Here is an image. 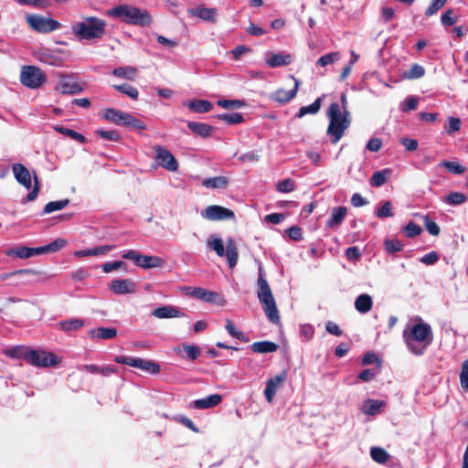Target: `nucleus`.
Segmentation results:
<instances>
[{
	"instance_id": "f257e3e1",
	"label": "nucleus",
	"mask_w": 468,
	"mask_h": 468,
	"mask_svg": "<svg viewBox=\"0 0 468 468\" xmlns=\"http://www.w3.org/2000/svg\"><path fill=\"white\" fill-rule=\"evenodd\" d=\"M418 323L408 325L403 331V339L408 349L416 356H421L431 344L433 335L430 324L418 318Z\"/></svg>"
},
{
	"instance_id": "f03ea898",
	"label": "nucleus",
	"mask_w": 468,
	"mask_h": 468,
	"mask_svg": "<svg viewBox=\"0 0 468 468\" xmlns=\"http://www.w3.org/2000/svg\"><path fill=\"white\" fill-rule=\"evenodd\" d=\"M327 116L329 125L326 130V134L330 137L332 144H336L351 123L350 113L347 110L342 112L339 103L333 102L327 110Z\"/></svg>"
},
{
	"instance_id": "7ed1b4c3",
	"label": "nucleus",
	"mask_w": 468,
	"mask_h": 468,
	"mask_svg": "<svg viewBox=\"0 0 468 468\" xmlns=\"http://www.w3.org/2000/svg\"><path fill=\"white\" fill-rule=\"evenodd\" d=\"M257 286V296L266 316L272 324H278L280 322L279 311L271 287L263 276L261 267L259 269Z\"/></svg>"
},
{
	"instance_id": "20e7f679",
	"label": "nucleus",
	"mask_w": 468,
	"mask_h": 468,
	"mask_svg": "<svg viewBox=\"0 0 468 468\" xmlns=\"http://www.w3.org/2000/svg\"><path fill=\"white\" fill-rule=\"evenodd\" d=\"M106 23L96 16L85 17L71 27L72 34L79 39L101 38L105 34Z\"/></svg>"
},
{
	"instance_id": "39448f33",
	"label": "nucleus",
	"mask_w": 468,
	"mask_h": 468,
	"mask_svg": "<svg viewBox=\"0 0 468 468\" xmlns=\"http://www.w3.org/2000/svg\"><path fill=\"white\" fill-rule=\"evenodd\" d=\"M108 15L119 17L131 25L146 27L152 23V16L146 11L129 5H120L108 11Z\"/></svg>"
},
{
	"instance_id": "423d86ee",
	"label": "nucleus",
	"mask_w": 468,
	"mask_h": 468,
	"mask_svg": "<svg viewBox=\"0 0 468 468\" xmlns=\"http://www.w3.org/2000/svg\"><path fill=\"white\" fill-rule=\"evenodd\" d=\"M207 246L213 250L218 256H226L229 268L232 269L237 265L239 251L233 239H228L226 242V250L224 248L223 240L218 237H210L207 240Z\"/></svg>"
},
{
	"instance_id": "0eeeda50",
	"label": "nucleus",
	"mask_w": 468,
	"mask_h": 468,
	"mask_svg": "<svg viewBox=\"0 0 468 468\" xmlns=\"http://www.w3.org/2000/svg\"><path fill=\"white\" fill-rule=\"evenodd\" d=\"M23 357L28 364L37 367H54L60 362L56 354L46 350H26Z\"/></svg>"
},
{
	"instance_id": "6e6552de",
	"label": "nucleus",
	"mask_w": 468,
	"mask_h": 468,
	"mask_svg": "<svg viewBox=\"0 0 468 468\" xmlns=\"http://www.w3.org/2000/svg\"><path fill=\"white\" fill-rule=\"evenodd\" d=\"M47 80L44 71L37 66H23L20 73L21 83L29 89H38Z\"/></svg>"
},
{
	"instance_id": "1a4fd4ad",
	"label": "nucleus",
	"mask_w": 468,
	"mask_h": 468,
	"mask_svg": "<svg viewBox=\"0 0 468 468\" xmlns=\"http://www.w3.org/2000/svg\"><path fill=\"white\" fill-rule=\"evenodd\" d=\"M26 20L34 31L41 34L56 31L61 27V24L58 21L40 15L29 14L26 16Z\"/></svg>"
},
{
	"instance_id": "9d476101",
	"label": "nucleus",
	"mask_w": 468,
	"mask_h": 468,
	"mask_svg": "<svg viewBox=\"0 0 468 468\" xmlns=\"http://www.w3.org/2000/svg\"><path fill=\"white\" fill-rule=\"evenodd\" d=\"M114 361L119 364L128 365L133 367L139 368L144 372L157 374L160 372V366L151 360L132 356H115Z\"/></svg>"
},
{
	"instance_id": "9b49d317",
	"label": "nucleus",
	"mask_w": 468,
	"mask_h": 468,
	"mask_svg": "<svg viewBox=\"0 0 468 468\" xmlns=\"http://www.w3.org/2000/svg\"><path fill=\"white\" fill-rule=\"evenodd\" d=\"M155 153V160L158 165L170 172H175L178 168V163L172 153L161 145L153 147Z\"/></svg>"
},
{
	"instance_id": "f8f14e48",
	"label": "nucleus",
	"mask_w": 468,
	"mask_h": 468,
	"mask_svg": "<svg viewBox=\"0 0 468 468\" xmlns=\"http://www.w3.org/2000/svg\"><path fill=\"white\" fill-rule=\"evenodd\" d=\"M201 216L208 220H224L234 218V212L218 205H211L201 211Z\"/></svg>"
},
{
	"instance_id": "ddd939ff",
	"label": "nucleus",
	"mask_w": 468,
	"mask_h": 468,
	"mask_svg": "<svg viewBox=\"0 0 468 468\" xmlns=\"http://www.w3.org/2000/svg\"><path fill=\"white\" fill-rule=\"evenodd\" d=\"M291 78L294 81L293 88L290 90L279 89L276 91L270 94V100L276 101L280 104H284V103L290 101L291 100H292L296 96L298 90H299L300 81L293 76H291Z\"/></svg>"
},
{
	"instance_id": "4468645a",
	"label": "nucleus",
	"mask_w": 468,
	"mask_h": 468,
	"mask_svg": "<svg viewBox=\"0 0 468 468\" xmlns=\"http://www.w3.org/2000/svg\"><path fill=\"white\" fill-rule=\"evenodd\" d=\"M285 379L286 373L282 372L280 375H277L274 378H271L267 380L264 389V396L269 403L273 401L277 390L282 385Z\"/></svg>"
},
{
	"instance_id": "2eb2a0df",
	"label": "nucleus",
	"mask_w": 468,
	"mask_h": 468,
	"mask_svg": "<svg viewBox=\"0 0 468 468\" xmlns=\"http://www.w3.org/2000/svg\"><path fill=\"white\" fill-rule=\"evenodd\" d=\"M110 289L116 294L134 293L136 284L130 279L113 280Z\"/></svg>"
},
{
	"instance_id": "dca6fc26",
	"label": "nucleus",
	"mask_w": 468,
	"mask_h": 468,
	"mask_svg": "<svg viewBox=\"0 0 468 468\" xmlns=\"http://www.w3.org/2000/svg\"><path fill=\"white\" fill-rule=\"evenodd\" d=\"M12 171L14 173L15 178L16 181L25 186L27 189H30L32 186L31 182V175L29 170L22 164H15L12 166Z\"/></svg>"
},
{
	"instance_id": "f3484780",
	"label": "nucleus",
	"mask_w": 468,
	"mask_h": 468,
	"mask_svg": "<svg viewBox=\"0 0 468 468\" xmlns=\"http://www.w3.org/2000/svg\"><path fill=\"white\" fill-rule=\"evenodd\" d=\"M152 314L159 319H166V318H175V317H183L185 314L176 306L173 305H164L158 308H155Z\"/></svg>"
},
{
	"instance_id": "a211bd4d",
	"label": "nucleus",
	"mask_w": 468,
	"mask_h": 468,
	"mask_svg": "<svg viewBox=\"0 0 468 468\" xmlns=\"http://www.w3.org/2000/svg\"><path fill=\"white\" fill-rule=\"evenodd\" d=\"M347 213L346 207H335L332 209L331 215L325 223L328 229L337 228L345 219Z\"/></svg>"
},
{
	"instance_id": "6ab92c4d",
	"label": "nucleus",
	"mask_w": 468,
	"mask_h": 468,
	"mask_svg": "<svg viewBox=\"0 0 468 468\" xmlns=\"http://www.w3.org/2000/svg\"><path fill=\"white\" fill-rule=\"evenodd\" d=\"M222 400V396L219 394H212L203 399H198L193 401V407L198 410L211 409L218 406Z\"/></svg>"
},
{
	"instance_id": "aec40b11",
	"label": "nucleus",
	"mask_w": 468,
	"mask_h": 468,
	"mask_svg": "<svg viewBox=\"0 0 468 468\" xmlns=\"http://www.w3.org/2000/svg\"><path fill=\"white\" fill-rule=\"evenodd\" d=\"M166 261L158 256L142 255L140 256L139 267L143 269L163 268Z\"/></svg>"
},
{
	"instance_id": "412c9836",
	"label": "nucleus",
	"mask_w": 468,
	"mask_h": 468,
	"mask_svg": "<svg viewBox=\"0 0 468 468\" xmlns=\"http://www.w3.org/2000/svg\"><path fill=\"white\" fill-rule=\"evenodd\" d=\"M292 61V56L282 52L273 53L268 58H266V63L271 68L287 66L291 64Z\"/></svg>"
},
{
	"instance_id": "4be33fe9",
	"label": "nucleus",
	"mask_w": 468,
	"mask_h": 468,
	"mask_svg": "<svg viewBox=\"0 0 468 468\" xmlns=\"http://www.w3.org/2000/svg\"><path fill=\"white\" fill-rule=\"evenodd\" d=\"M127 115L128 113L115 109H106L103 118L116 125L124 126Z\"/></svg>"
},
{
	"instance_id": "5701e85b",
	"label": "nucleus",
	"mask_w": 468,
	"mask_h": 468,
	"mask_svg": "<svg viewBox=\"0 0 468 468\" xmlns=\"http://www.w3.org/2000/svg\"><path fill=\"white\" fill-rule=\"evenodd\" d=\"M89 335L91 338L108 340L112 339L117 335V330L112 327H99L90 330Z\"/></svg>"
},
{
	"instance_id": "b1692460",
	"label": "nucleus",
	"mask_w": 468,
	"mask_h": 468,
	"mask_svg": "<svg viewBox=\"0 0 468 468\" xmlns=\"http://www.w3.org/2000/svg\"><path fill=\"white\" fill-rule=\"evenodd\" d=\"M39 254H40L39 247H37V248L18 247V248L10 250L7 252V255L16 256L20 259H28L30 257L39 255Z\"/></svg>"
},
{
	"instance_id": "393cba45",
	"label": "nucleus",
	"mask_w": 468,
	"mask_h": 468,
	"mask_svg": "<svg viewBox=\"0 0 468 468\" xmlns=\"http://www.w3.org/2000/svg\"><path fill=\"white\" fill-rule=\"evenodd\" d=\"M192 297L207 303H216L219 295L215 292L207 291L201 287H195V290H193L192 292Z\"/></svg>"
},
{
	"instance_id": "a878e982",
	"label": "nucleus",
	"mask_w": 468,
	"mask_h": 468,
	"mask_svg": "<svg viewBox=\"0 0 468 468\" xmlns=\"http://www.w3.org/2000/svg\"><path fill=\"white\" fill-rule=\"evenodd\" d=\"M229 184V179L226 176H215V177H208L205 178L202 181V186L206 188L210 189H222L226 188Z\"/></svg>"
},
{
	"instance_id": "bb28decb",
	"label": "nucleus",
	"mask_w": 468,
	"mask_h": 468,
	"mask_svg": "<svg viewBox=\"0 0 468 468\" xmlns=\"http://www.w3.org/2000/svg\"><path fill=\"white\" fill-rule=\"evenodd\" d=\"M250 348L254 353H259V354L273 353V352L277 351L278 345L275 344L274 342H271V341H260V342L253 343L250 346Z\"/></svg>"
},
{
	"instance_id": "cd10ccee",
	"label": "nucleus",
	"mask_w": 468,
	"mask_h": 468,
	"mask_svg": "<svg viewBox=\"0 0 468 468\" xmlns=\"http://www.w3.org/2000/svg\"><path fill=\"white\" fill-rule=\"evenodd\" d=\"M384 402L377 399H367L362 406V411L366 415H376L381 412Z\"/></svg>"
},
{
	"instance_id": "c85d7f7f",
	"label": "nucleus",
	"mask_w": 468,
	"mask_h": 468,
	"mask_svg": "<svg viewBox=\"0 0 468 468\" xmlns=\"http://www.w3.org/2000/svg\"><path fill=\"white\" fill-rule=\"evenodd\" d=\"M372 305V298L367 293L360 294L355 301V307L356 311L361 314L369 312Z\"/></svg>"
},
{
	"instance_id": "c756f323",
	"label": "nucleus",
	"mask_w": 468,
	"mask_h": 468,
	"mask_svg": "<svg viewBox=\"0 0 468 468\" xmlns=\"http://www.w3.org/2000/svg\"><path fill=\"white\" fill-rule=\"evenodd\" d=\"M137 73V69L132 66L119 67L112 70L114 76L128 80H134Z\"/></svg>"
},
{
	"instance_id": "7c9ffc66",
	"label": "nucleus",
	"mask_w": 468,
	"mask_h": 468,
	"mask_svg": "<svg viewBox=\"0 0 468 468\" xmlns=\"http://www.w3.org/2000/svg\"><path fill=\"white\" fill-rule=\"evenodd\" d=\"M84 321L81 319L72 318L59 322L58 326L62 331L66 333H71L80 329L82 326H84Z\"/></svg>"
},
{
	"instance_id": "2f4dec72",
	"label": "nucleus",
	"mask_w": 468,
	"mask_h": 468,
	"mask_svg": "<svg viewBox=\"0 0 468 468\" xmlns=\"http://www.w3.org/2000/svg\"><path fill=\"white\" fill-rule=\"evenodd\" d=\"M188 12L197 17H199L205 21H214L216 16L215 8H207V7H197L193 9H189Z\"/></svg>"
},
{
	"instance_id": "473e14b6",
	"label": "nucleus",
	"mask_w": 468,
	"mask_h": 468,
	"mask_svg": "<svg viewBox=\"0 0 468 468\" xmlns=\"http://www.w3.org/2000/svg\"><path fill=\"white\" fill-rule=\"evenodd\" d=\"M187 107L195 112L205 113L208 112L213 108V105L206 100H193L188 102Z\"/></svg>"
},
{
	"instance_id": "72a5a7b5",
	"label": "nucleus",
	"mask_w": 468,
	"mask_h": 468,
	"mask_svg": "<svg viewBox=\"0 0 468 468\" xmlns=\"http://www.w3.org/2000/svg\"><path fill=\"white\" fill-rule=\"evenodd\" d=\"M187 127L196 134L202 137H208L211 134L212 127L207 123L188 122Z\"/></svg>"
},
{
	"instance_id": "f704fd0d",
	"label": "nucleus",
	"mask_w": 468,
	"mask_h": 468,
	"mask_svg": "<svg viewBox=\"0 0 468 468\" xmlns=\"http://www.w3.org/2000/svg\"><path fill=\"white\" fill-rule=\"evenodd\" d=\"M56 90L63 94H76L82 90L81 87L73 81L63 80L58 84Z\"/></svg>"
},
{
	"instance_id": "c9c22d12",
	"label": "nucleus",
	"mask_w": 468,
	"mask_h": 468,
	"mask_svg": "<svg viewBox=\"0 0 468 468\" xmlns=\"http://www.w3.org/2000/svg\"><path fill=\"white\" fill-rule=\"evenodd\" d=\"M340 58H341L340 52H338V51L330 52V53L321 56L316 61V66L324 68L329 65L335 64Z\"/></svg>"
},
{
	"instance_id": "e433bc0d",
	"label": "nucleus",
	"mask_w": 468,
	"mask_h": 468,
	"mask_svg": "<svg viewBox=\"0 0 468 468\" xmlns=\"http://www.w3.org/2000/svg\"><path fill=\"white\" fill-rule=\"evenodd\" d=\"M321 101L322 98H317L311 105L302 107L297 113V117L302 118L306 114L317 113L321 108Z\"/></svg>"
},
{
	"instance_id": "4c0bfd02",
	"label": "nucleus",
	"mask_w": 468,
	"mask_h": 468,
	"mask_svg": "<svg viewBox=\"0 0 468 468\" xmlns=\"http://www.w3.org/2000/svg\"><path fill=\"white\" fill-rule=\"evenodd\" d=\"M67 245V240L64 239H57L49 244L39 247L40 254L47 252H55L64 248Z\"/></svg>"
},
{
	"instance_id": "58836bf2",
	"label": "nucleus",
	"mask_w": 468,
	"mask_h": 468,
	"mask_svg": "<svg viewBox=\"0 0 468 468\" xmlns=\"http://www.w3.org/2000/svg\"><path fill=\"white\" fill-rule=\"evenodd\" d=\"M389 173H390V171L388 169L375 172L370 178V185L372 186H377V187L381 186L382 185H384L386 183Z\"/></svg>"
},
{
	"instance_id": "ea45409f",
	"label": "nucleus",
	"mask_w": 468,
	"mask_h": 468,
	"mask_svg": "<svg viewBox=\"0 0 468 468\" xmlns=\"http://www.w3.org/2000/svg\"><path fill=\"white\" fill-rule=\"evenodd\" d=\"M468 197L463 193L452 192L444 199V201L451 206H458L465 203Z\"/></svg>"
},
{
	"instance_id": "a19ab883",
	"label": "nucleus",
	"mask_w": 468,
	"mask_h": 468,
	"mask_svg": "<svg viewBox=\"0 0 468 468\" xmlns=\"http://www.w3.org/2000/svg\"><path fill=\"white\" fill-rule=\"evenodd\" d=\"M425 74V69L419 64H413L410 69L403 73L405 79L415 80L420 79Z\"/></svg>"
},
{
	"instance_id": "79ce46f5",
	"label": "nucleus",
	"mask_w": 468,
	"mask_h": 468,
	"mask_svg": "<svg viewBox=\"0 0 468 468\" xmlns=\"http://www.w3.org/2000/svg\"><path fill=\"white\" fill-rule=\"evenodd\" d=\"M69 203V199H62V200L48 202L44 207L43 214H49L54 211L61 210L64 207H66Z\"/></svg>"
},
{
	"instance_id": "37998d69",
	"label": "nucleus",
	"mask_w": 468,
	"mask_h": 468,
	"mask_svg": "<svg viewBox=\"0 0 468 468\" xmlns=\"http://www.w3.org/2000/svg\"><path fill=\"white\" fill-rule=\"evenodd\" d=\"M370 455L371 458L378 463H387L389 457L388 453L379 447H372L370 450Z\"/></svg>"
},
{
	"instance_id": "c03bdc74",
	"label": "nucleus",
	"mask_w": 468,
	"mask_h": 468,
	"mask_svg": "<svg viewBox=\"0 0 468 468\" xmlns=\"http://www.w3.org/2000/svg\"><path fill=\"white\" fill-rule=\"evenodd\" d=\"M113 88L116 90L127 95L128 97H130L133 100L138 99L139 92H138L137 89L129 84L114 85Z\"/></svg>"
},
{
	"instance_id": "a18cd8bd",
	"label": "nucleus",
	"mask_w": 468,
	"mask_h": 468,
	"mask_svg": "<svg viewBox=\"0 0 468 468\" xmlns=\"http://www.w3.org/2000/svg\"><path fill=\"white\" fill-rule=\"evenodd\" d=\"M218 118L229 124H238L244 121L242 114L239 112L223 113L219 114Z\"/></svg>"
},
{
	"instance_id": "49530a36",
	"label": "nucleus",
	"mask_w": 468,
	"mask_h": 468,
	"mask_svg": "<svg viewBox=\"0 0 468 468\" xmlns=\"http://www.w3.org/2000/svg\"><path fill=\"white\" fill-rule=\"evenodd\" d=\"M422 218L426 230L432 236H438L441 232L439 225L429 215H425Z\"/></svg>"
},
{
	"instance_id": "de8ad7c7",
	"label": "nucleus",
	"mask_w": 468,
	"mask_h": 468,
	"mask_svg": "<svg viewBox=\"0 0 468 468\" xmlns=\"http://www.w3.org/2000/svg\"><path fill=\"white\" fill-rule=\"evenodd\" d=\"M56 131H58V133H62V134H65L80 143H85L86 142V138L77 133L76 131L74 130H71V129H69V128H66V127H63V126H57L56 128Z\"/></svg>"
},
{
	"instance_id": "09e8293b",
	"label": "nucleus",
	"mask_w": 468,
	"mask_h": 468,
	"mask_svg": "<svg viewBox=\"0 0 468 468\" xmlns=\"http://www.w3.org/2000/svg\"><path fill=\"white\" fill-rule=\"evenodd\" d=\"M441 165L454 175H462L466 171V168L457 162L443 161L441 163Z\"/></svg>"
},
{
	"instance_id": "8fccbe9b",
	"label": "nucleus",
	"mask_w": 468,
	"mask_h": 468,
	"mask_svg": "<svg viewBox=\"0 0 468 468\" xmlns=\"http://www.w3.org/2000/svg\"><path fill=\"white\" fill-rule=\"evenodd\" d=\"M225 328L231 336L236 337L243 342L248 341V338L245 336V335L241 331L237 329L234 324L229 319L226 321Z\"/></svg>"
},
{
	"instance_id": "3c124183",
	"label": "nucleus",
	"mask_w": 468,
	"mask_h": 468,
	"mask_svg": "<svg viewBox=\"0 0 468 468\" xmlns=\"http://www.w3.org/2000/svg\"><path fill=\"white\" fill-rule=\"evenodd\" d=\"M403 232L408 238H414L421 234L422 229L414 221H410L403 229Z\"/></svg>"
},
{
	"instance_id": "603ef678",
	"label": "nucleus",
	"mask_w": 468,
	"mask_h": 468,
	"mask_svg": "<svg viewBox=\"0 0 468 468\" xmlns=\"http://www.w3.org/2000/svg\"><path fill=\"white\" fill-rule=\"evenodd\" d=\"M218 105L224 109H239L245 105L241 100H219Z\"/></svg>"
},
{
	"instance_id": "864d4df0",
	"label": "nucleus",
	"mask_w": 468,
	"mask_h": 468,
	"mask_svg": "<svg viewBox=\"0 0 468 468\" xmlns=\"http://www.w3.org/2000/svg\"><path fill=\"white\" fill-rule=\"evenodd\" d=\"M124 126L131 127L137 131H143L146 128V125L139 119L133 117L128 113Z\"/></svg>"
},
{
	"instance_id": "5fc2aeb1",
	"label": "nucleus",
	"mask_w": 468,
	"mask_h": 468,
	"mask_svg": "<svg viewBox=\"0 0 468 468\" xmlns=\"http://www.w3.org/2000/svg\"><path fill=\"white\" fill-rule=\"evenodd\" d=\"M295 189V183L291 178H286L277 184V191L281 193H291Z\"/></svg>"
},
{
	"instance_id": "6e6d98bb",
	"label": "nucleus",
	"mask_w": 468,
	"mask_h": 468,
	"mask_svg": "<svg viewBox=\"0 0 468 468\" xmlns=\"http://www.w3.org/2000/svg\"><path fill=\"white\" fill-rule=\"evenodd\" d=\"M447 0H431L430 5L425 11L426 16H431L443 7Z\"/></svg>"
},
{
	"instance_id": "4d7b16f0",
	"label": "nucleus",
	"mask_w": 468,
	"mask_h": 468,
	"mask_svg": "<svg viewBox=\"0 0 468 468\" xmlns=\"http://www.w3.org/2000/svg\"><path fill=\"white\" fill-rule=\"evenodd\" d=\"M453 10L448 9L441 16V22L444 27H450L457 22V17L453 16Z\"/></svg>"
},
{
	"instance_id": "13d9d810",
	"label": "nucleus",
	"mask_w": 468,
	"mask_h": 468,
	"mask_svg": "<svg viewBox=\"0 0 468 468\" xmlns=\"http://www.w3.org/2000/svg\"><path fill=\"white\" fill-rule=\"evenodd\" d=\"M376 216L379 218H385L393 216L392 205L389 201H386L383 206L376 212Z\"/></svg>"
},
{
	"instance_id": "bf43d9fd",
	"label": "nucleus",
	"mask_w": 468,
	"mask_h": 468,
	"mask_svg": "<svg viewBox=\"0 0 468 468\" xmlns=\"http://www.w3.org/2000/svg\"><path fill=\"white\" fill-rule=\"evenodd\" d=\"M460 382L462 388L468 391V358L463 361L460 374Z\"/></svg>"
},
{
	"instance_id": "052dcab7",
	"label": "nucleus",
	"mask_w": 468,
	"mask_h": 468,
	"mask_svg": "<svg viewBox=\"0 0 468 468\" xmlns=\"http://www.w3.org/2000/svg\"><path fill=\"white\" fill-rule=\"evenodd\" d=\"M385 249L389 253L400 251L402 250V243L398 239H387L384 242Z\"/></svg>"
},
{
	"instance_id": "680f3d73",
	"label": "nucleus",
	"mask_w": 468,
	"mask_h": 468,
	"mask_svg": "<svg viewBox=\"0 0 468 468\" xmlns=\"http://www.w3.org/2000/svg\"><path fill=\"white\" fill-rule=\"evenodd\" d=\"M96 133L105 140H110L113 142L119 141L121 138L119 133L116 131L97 130Z\"/></svg>"
},
{
	"instance_id": "e2e57ef3",
	"label": "nucleus",
	"mask_w": 468,
	"mask_h": 468,
	"mask_svg": "<svg viewBox=\"0 0 468 468\" xmlns=\"http://www.w3.org/2000/svg\"><path fill=\"white\" fill-rule=\"evenodd\" d=\"M183 348L186 354V356L191 360H196L200 355V349L198 346L192 345H184Z\"/></svg>"
},
{
	"instance_id": "0e129e2a",
	"label": "nucleus",
	"mask_w": 468,
	"mask_h": 468,
	"mask_svg": "<svg viewBox=\"0 0 468 468\" xmlns=\"http://www.w3.org/2000/svg\"><path fill=\"white\" fill-rule=\"evenodd\" d=\"M418 99L416 97H409L407 100L400 104V110L402 112H409L415 110L418 106Z\"/></svg>"
},
{
	"instance_id": "69168bd1",
	"label": "nucleus",
	"mask_w": 468,
	"mask_h": 468,
	"mask_svg": "<svg viewBox=\"0 0 468 468\" xmlns=\"http://www.w3.org/2000/svg\"><path fill=\"white\" fill-rule=\"evenodd\" d=\"M461 128V120L456 117H449L446 131L448 133L458 132Z\"/></svg>"
},
{
	"instance_id": "338daca9",
	"label": "nucleus",
	"mask_w": 468,
	"mask_h": 468,
	"mask_svg": "<svg viewBox=\"0 0 468 468\" xmlns=\"http://www.w3.org/2000/svg\"><path fill=\"white\" fill-rule=\"evenodd\" d=\"M123 265H124V262L122 261H109V262L102 264L101 268L104 272L109 273L112 271L119 270Z\"/></svg>"
},
{
	"instance_id": "774afa93",
	"label": "nucleus",
	"mask_w": 468,
	"mask_h": 468,
	"mask_svg": "<svg viewBox=\"0 0 468 468\" xmlns=\"http://www.w3.org/2000/svg\"><path fill=\"white\" fill-rule=\"evenodd\" d=\"M346 257L348 261H358L361 257L359 249L356 246L347 248L346 250Z\"/></svg>"
}]
</instances>
